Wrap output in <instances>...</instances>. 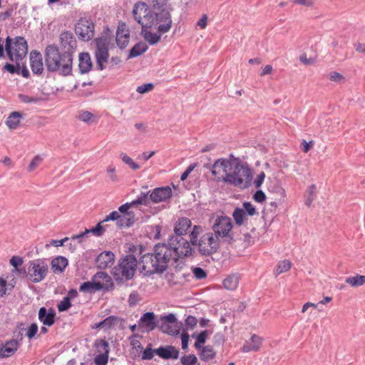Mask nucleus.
Listing matches in <instances>:
<instances>
[{
    "mask_svg": "<svg viewBox=\"0 0 365 365\" xmlns=\"http://www.w3.org/2000/svg\"><path fill=\"white\" fill-rule=\"evenodd\" d=\"M19 98L21 102L25 103H36L39 100L38 98L30 97L24 94H19Z\"/></svg>",
    "mask_w": 365,
    "mask_h": 365,
    "instance_id": "obj_63",
    "label": "nucleus"
},
{
    "mask_svg": "<svg viewBox=\"0 0 365 365\" xmlns=\"http://www.w3.org/2000/svg\"><path fill=\"white\" fill-rule=\"evenodd\" d=\"M172 196V190L169 186L155 188L150 194V199L153 202L158 203L165 201Z\"/></svg>",
    "mask_w": 365,
    "mask_h": 365,
    "instance_id": "obj_18",
    "label": "nucleus"
},
{
    "mask_svg": "<svg viewBox=\"0 0 365 365\" xmlns=\"http://www.w3.org/2000/svg\"><path fill=\"white\" fill-rule=\"evenodd\" d=\"M109 354L104 351L97 355L94 359V362L96 365H106L108 362Z\"/></svg>",
    "mask_w": 365,
    "mask_h": 365,
    "instance_id": "obj_48",
    "label": "nucleus"
},
{
    "mask_svg": "<svg viewBox=\"0 0 365 365\" xmlns=\"http://www.w3.org/2000/svg\"><path fill=\"white\" fill-rule=\"evenodd\" d=\"M30 66L34 74L41 75L43 73V64L42 55L37 50H33L30 53Z\"/></svg>",
    "mask_w": 365,
    "mask_h": 365,
    "instance_id": "obj_21",
    "label": "nucleus"
},
{
    "mask_svg": "<svg viewBox=\"0 0 365 365\" xmlns=\"http://www.w3.org/2000/svg\"><path fill=\"white\" fill-rule=\"evenodd\" d=\"M253 199L257 202H262L266 200V195L262 190H258L253 195Z\"/></svg>",
    "mask_w": 365,
    "mask_h": 365,
    "instance_id": "obj_64",
    "label": "nucleus"
},
{
    "mask_svg": "<svg viewBox=\"0 0 365 365\" xmlns=\"http://www.w3.org/2000/svg\"><path fill=\"white\" fill-rule=\"evenodd\" d=\"M182 323H177V324L175 325H170L168 324H163L160 327V329L162 331L169 335L171 336H177L180 334V329L182 328Z\"/></svg>",
    "mask_w": 365,
    "mask_h": 365,
    "instance_id": "obj_34",
    "label": "nucleus"
},
{
    "mask_svg": "<svg viewBox=\"0 0 365 365\" xmlns=\"http://www.w3.org/2000/svg\"><path fill=\"white\" fill-rule=\"evenodd\" d=\"M5 51L11 61H21L28 53L27 41L22 36H7L5 41Z\"/></svg>",
    "mask_w": 365,
    "mask_h": 365,
    "instance_id": "obj_5",
    "label": "nucleus"
},
{
    "mask_svg": "<svg viewBox=\"0 0 365 365\" xmlns=\"http://www.w3.org/2000/svg\"><path fill=\"white\" fill-rule=\"evenodd\" d=\"M48 273V265L45 259H36L30 261L27 268V277L34 282L43 280Z\"/></svg>",
    "mask_w": 365,
    "mask_h": 365,
    "instance_id": "obj_9",
    "label": "nucleus"
},
{
    "mask_svg": "<svg viewBox=\"0 0 365 365\" xmlns=\"http://www.w3.org/2000/svg\"><path fill=\"white\" fill-rule=\"evenodd\" d=\"M232 217L237 225L241 226L246 220L245 211L240 207H236L232 213Z\"/></svg>",
    "mask_w": 365,
    "mask_h": 365,
    "instance_id": "obj_36",
    "label": "nucleus"
},
{
    "mask_svg": "<svg viewBox=\"0 0 365 365\" xmlns=\"http://www.w3.org/2000/svg\"><path fill=\"white\" fill-rule=\"evenodd\" d=\"M182 365H195L197 361V358L195 354L184 356L180 359Z\"/></svg>",
    "mask_w": 365,
    "mask_h": 365,
    "instance_id": "obj_51",
    "label": "nucleus"
},
{
    "mask_svg": "<svg viewBox=\"0 0 365 365\" xmlns=\"http://www.w3.org/2000/svg\"><path fill=\"white\" fill-rule=\"evenodd\" d=\"M244 210L245 211V215L247 214L249 216H253L257 215V210L255 207L252 205V204L250 202H245L242 204Z\"/></svg>",
    "mask_w": 365,
    "mask_h": 365,
    "instance_id": "obj_52",
    "label": "nucleus"
},
{
    "mask_svg": "<svg viewBox=\"0 0 365 365\" xmlns=\"http://www.w3.org/2000/svg\"><path fill=\"white\" fill-rule=\"evenodd\" d=\"M262 341V339L260 336L253 334L251 336L250 340L244 344L241 348V351L242 352H250L251 351H257L260 349Z\"/></svg>",
    "mask_w": 365,
    "mask_h": 365,
    "instance_id": "obj_28",
    "label": "nucleus"
},
{
    "mask_svg": "<svg viewBox=\"0 0 365 365\" xmlns=\"http://www.w3.org/2000/svg\"><path fill=\"white\" fill-rule=\"evenodd\" d=\"M56 312L50 308L41 307L38 310V319L46 326L51 327L55 323Z\"/></svg>",
    "mask_w": 365,
    "mask_h": 365,
    "instance_id": "obj_25",
    "label": "nucleus"
},
{
    "mask_svg": "<svg viewBox=\"0 0 365 365\" xmlns=\"http://www.w3.org/2000/svg\"><path fill=\"white\" fill-rule=\"evenodd\" d=\"M38 331V326L36 323H32L29 327L27 332L26 334V336L29 339H32L35 336Z\"/></svg>",
    "mask_w": 365,
    "mask_h": 365,
    "instance_id": "obj_61",
    "label": "nucleus"
},
{
    "mask_svg": "<svg viewBox=\"0 0 365 365\" xmlns=\"http://www.w3.org/2000/svg\"><path fill=\"white\" fill-rule=\"evenodd\" d=\"M345 282L351 287H360L365 284V275L356 274L354 277H347Z\"/></svg>",
    "mask_w": 365,
    "mask_h": 365,
    "instance_id": "obj_38",
    "label": "nucleus"
},
{
    "mask_svg": "<svg viewBox=\"0 0 365 365\" xmlns=\"http://www.w3.org/2000/svg\"><path fill=\"white\" fill-rule=\"evenodd\" d=\"M51 268L54 273H61L68 265V259L63 256H58L51 261Z\"/></svg>",
    "mask_w": 365,
    "mask_h": 365,
    "instance_id": "obj_29",
    "label": "nucleus"
},
{
    "mask_svg": "<svg viewBox=\"0 0 365 365\" xmlns=\"http://www.w3.org/2000/svg\"><path fill=\"white\" fill-rule=\"evenodd\" d=\"M291 266L292 263L288 259L279 262L275 271L276 275L277 276L282 273L287 272L291 268Z\"/></svg>",
    "mask_w": 365,
    "mask_h": 365,
    "instance_id": "obj_42",
    "label": "nucleus"
},
{
    "mask_svg": "<svg viewBox=\"0 0 365 365\" xmlns=\"http://www.w3.org/2000/svg\"><path fill=\"white\" fill-rule=\"evenodd\" d=\"M130 31L125 22H120L118 26L116 31V43L121 49H124L129 43Z\"/></svg>",
    "mask_w": 365,
    "mask_h": 365,
    "instance_id": "obj_17",
    "label": "nucleus"
},
{
    "mask_svg": "<svg viewBox=\"0 0 365 365\" xmlns=\"http://www.w3.org/2000/svg\"><path fill=\"white\" fill-rule=\"evenodd\" d=\"M113 288V284H103L101 282L88 281L81 284L79 291L81 292L94 293L99 290H112Z\"/></svg>",
    "mask_w": 365,
    "mask_h": 365,
    "instance_id": "obj_15",
    "label": "nucleus"
},
{
    "mask_svg": "<svg viewBox=\"0 0 365 365\" xmlns=\"http://www.w3.org/2000/svg\"><path fill=\"white\" fill-rule=\"evenodd\" d=\"M94 346L98 349V352L103 351H107L108 354L110 352L109 344L107 341L102 339H98L94 342Z\"/></svg>",
    "mask_w": 365,
    "mask_h": 365,
    "instance_id": "obj_43",
    "label": "nucleus"
},
{
    "mask_svg": "<svg viewBox=\"0 0 365 365\" xmlns=\"http://www.w3.org/2000/svg\"><path fill=\"white\" fill-rule=\"evenodd\" d=\"M138 263L140 265L139 270L144 276L150 277L156 273L161 274L152 253L143 254Z\"/></svg>",
    "mask_w": 365,
    "mask_h": 365,
    "instance_id": "obj_12",
    "label": "nucleus"
},
{
    "mask_svg": "<svg viewBox=\"0 0 365 365\" xmlns=\"http://www.w3.org/2000/svg\"><path fill=\"white\" fill-rule=\"evenodd\" d=\"M60 46L63 51H68L73 56V53L76 48V40L71 31H63L60 34Z\"/></svg>",
    "mask_w": 365,
    "mask_h": 365,
    "instance_id": "obj_16",
    "label": "nucleus"
},
{
    "mask_svg": "<svg viewBox=\"0 0 365 365\" xmlns=\"http://www.w3.org/2000/svg\"><path fill=\"white\" fill-rule=\"evenodd\" d=\"M202 232V227L200 225H194L192 230L189 235L190 242L192 245L196 246L199 242V237L200 233Z\"/></svg>",
    "mask_w": 365,
    "mask_h": 365,
    "instance_id": "obj_39",
    "label": "nucleus"
},
{
    "mask_svg": "<svg viewBox=\"0 0 365 365\" xmlns=\"http://www.w3.org/2000/svg\"><path fill=\"white\" fill-rule=\"evenodd\" d=\"M20 346L19 340L11 339L7 341L0 348V358H7L12 356Z\"/></svg>",
    "mask_w": 365,
    "mask_h": 365,
    "instance_id": "obj_26",
    "label": "nucleus"
},
{
    "mask_svg": "<svg viewBox=\"0 0 365 365\" xmlns=\"http://www.w3.org/2000/svg\"><path fill=\"white\" fill-rule=\"evenodd\" d=\"M153 8L156 11L149 16L150 20L148 23L157 28L160 34L168 32L173 23L169 9L159 3L153 4Z\"/></svg>",
    "mask_w": 365,
    "mask_h": 365,
    "instance_id": "obj_4",
    "label": "nucleus"
},
{
    "mask_svg": "<svg viewBox=\"0 0 365 365\" xmlns=\"http://www.w3.org/2000/svg\"><path fill=\"white\" fill-rule=\"evenodd\" d=\"M149 192H141L136 200H133V204H134L135 207L138 205H148L150 201H151Z\"/></svg>",
    "mask_w": 365,
    "mask_h": 365,
    "instance_id": "obj_41",
    "label": "nucleus"
},
{
    "mask_svg": "<svg viewBox=\"0 0 365 365\" xmlns=\"http://www.w3.org/2000/svg\"><path fill=\"white\" fill-rule=\"evenodd\" d=\"M93 68L90 54L87 52L81 53L78 57V69L81 74L88 73Z\"/></svg>",
    "mask_w": 365,
    "mask_h": 365,
    "instance_id": "obj_27",
    "label": "nucleus"
},
{
    "mask_svg": "<svg viewBox=\"0 0 365 365\" xmlns=\"http://www.w3.org/2000/svg\"><path fill=\"white\" fill-rule=\"evenodd\" d=\"M154 28L152 24L145 22V25L141 26V33L140 34L143 37L145 41L148 42L150 45L157 44L160 40V34H158L155 33H152L149 31Z\"/></svg>",
    "mask_w": 365,
    "mask_h": 365,
    "instance_id": "obj_24",
    "label": "nucleus"
},
{
    "mask_svg": "<svg viewBox=\"0 0 365 365\" xmlns=\"http://www.w3.org/2000/svg\"><path fill=\"white\" fill-rule=\"evenodd\" d=\"M10 264L14 267L13 270H19V267L21 266L23 262V258L19 256H13L10 259Z\"/></svg>",
    "mask_w": 365,
    "mask_h": 365,
    "instance_id": "obj_55",
    "label": "nucleus"
},
{
    "mask_svg": "<svg viewBox=\"0 0 365 365\" xmlns=\"http://www.w3.org/2000/svg\"><path fill=\"white\" fill-rule=\"evenodd\" d=\"M220 170L225 173L222 181L230 185L245 190L251 185L252 180V170L246 162L230 154L228 159L219 158L212 165V175L215 177Z\"/></svg>",
    "mask_w": 365,
    "mask_h": 365,
    "instance_id": "obj_1",
    "label": "nucleus"
},
{
    "mask_svg": "<svg viewBox=\"0 0 365 365\" xmlns=\"http://www.w3.org/2000/svg\"><path fill=\"white\" fill-rule=\"evenodd\" d=\"M93 278H98L105 280L106 284H113L112 282L111 277L108 275V274L106 272H97Z\"/></svg>",
    "mask_w": 365,
    "mask_h": 365,
    "instance_id": "obj_62",
    "label": "nucleus"
},
{
    "mask_svg": "<svg viewBox=\"0 0 365 365\" xmlns=\"http://www.w3.org/2000/svg\"><path fill=\"white\" fill-rule=\"evenodd\" d=\"M118 319V318L115 316H109L100 322V324L102 325L103 329L105 330L109 329L115 325Z\"/></svg>",
    "mask_w": 365,
    "mask_h": 365,
    "instance_id": "obj_44",
    "label": "nucleus"
},
{
    "mask_svg": "<svg viewBox=\"0 0 365 365\" xmlns=\"http://www.w3.org/2000/svg\"><path fill=\"white\" fill-rule=\"evenodd\" d=\"M157 349H152V344H149L147 347L145 349V350L143 352L142 354V359L143 360H150L153 359L154 354H155Z\"/></svg>",
    "mask_w": 365,
    "mask_h": 365,
    "instance_id": "obj_49",
    "label": "nucleus"
},
{
    "mask_svg": "<svg viewBox=\"0 0 365 365\" xmlns=\"http://www.w3.org/2000/svg\"><path fill=\"white\" fill-rule=\"evenodd\" d=\"M232 227L231 218L225 215L217 216L212 227L215 237L224 238V240L230 245L235 241L232 232Z\"/></svg>",
    "mask_w": 365,
    "mask_h": 365,
    "instance_id": "obj_7",
    "label": "nucleus"
},
{
    "mask_svg": "<svg viewBox=\"0 0 365 365\" xmlns=\"http://www.w3.org/2000/svg\"><path fill=\"white\" fill-rule=\"evenodd\" d=\"M137 337H141V336L139 334H134L133 336H130V345L134 349H143V347L140 341L136 339Z\"/></svg>",
    "mask_w": 365,
    "mask_h": 365,
    "instance_id": "obj_58",
    "label": "nucleus"
},
{
    "mask_svg": "<svg viewBox=\"0 0 365 365\" xmlns=\"http://www.w3.org/2000/svg\"><path fill=\"white\" fill-rule=\"evenodd\" d=\"M129 252L130 254L129 255H134L135 257L136 255H143V252L145 250V247H143V245H131L130 247H129Z\"/></svg>",
    "mask_w": 365,
    "mask_h": 365,
    "instance_id": "obj_53",
    "label": "nucleus"
},
{
    "mask_svg": "<svg viewBox=\"0 0 365 365\" xmlns=\"http://www.w3.org/2000/svg\"><path fill=\"white\" fill-rule=\"evenodd\" d=\"M220 240L215 237L212 232H206L199 239V242L196 246L201 255L205 257L211 256L216 253L220 248Z\"/></svg>",
    "mask_w": 365,
    "mask_h": 365,
    "instance_id": "obj_10",
    "label": "nucleus"
},
{
    "mask_svg": "<svg viewBox=\"0 0 365 365\" xmlns=\"http://www.w3.org/2000/svg\"><path fill=\"white\" fill-rule=\"evenodd\" d=\"M4 69L7 71L11 74L14 73H20V69H21V61H16V65H13L9 63H6L4 66Z\"/></svg>",
    "mask_w": 365,
    "mask_h": 365,
    "instance_id": "obj_46",
    "label": "nucleus"
},
{
    "mask_svg": "<svg viewBox=\"0 0 365 365\" xmlns=\"http://www.w3.org/2000/svg\"><path fill=\"white\" fill-rule=\"evenodd\" d=\"M216 353L210 346H203L200 354L201 360L208 361L215 357Z\"/></svg>",
    "mask_w": 365,
    "mask_h": 365,
    "instance_id": "obj_37",
    "label": "nucleus"
},
{
    "mask_svg": "<svg viewBox=\"0 0 365 365\" xmlns=\"http://www.w3.org/2000/svg\"><path fill=\"white\" fill-rule=\"evenodd\" d=\"M138 266L137 257L134 255H127L121 257L118 266L113 272V277L118 284L133 278Z\"/></svg>",
    "mask_w": 365,
    "mask_h": 365,
    "instance_id": "obj_3",
    "label": "nucleus"
},
{
    "mask_svg": "<svg viewBox=\"0 0 365 365\" xmlns=\"http://www.w3.org/2000/svg\"><path fill=\"white\" fill-rule=\"evenodd\" d=\"M157 267L160 268V271L163 273L168 267V263L173 259L174 254L172 249L165 243H158L153 247L152 252Z\"/></svg>",
    "mask_w": 365,
    "mask_h": 365,
    "instance_id": "obj_8",
    "label": "nucleus"
},
{
    "mask_svg": "<svg viewBox=\"0 0 365 365\" xmlns=\"http://www.w3.org/2000/svg\"><path fill=\"white\" fill-rule=\"evenodd\" d=\"M75 33L83 41L91 40L95 34V24L90 18L81 17L75 25Z\"/></svg>",
    "mask_w": 365,
    "mask_h": 365,
    "instance_id": "obj_11",
    "label": "nucleus"
},
{
    "mask_svg": "<svg viewBox=\"0 0 365 365\" xmlns=\"http://www.w3.org/2000/svg\"><path fill=\"white\" fill-rule=\"evenodd\" d=\"M194 277L197 279H202L207 277V272L201 267H194L192 269Z\"/></svg>",
    "mask_w": 365,
    "mask_h": 365,
    "instance_id": "obj_57",
    "label": "nucleus"
},
{
    "mask_svg": "<svg viewBox=\"0 0 365 365\" xmlns=\"http://www.w3.org/2000/svg\"><path fill=\"white\" fill-rule=\"evenodd\" d=\"M148 48V46L143 42L137 43L129 51L128 58H133L140 56L145 53Z\"/></svg>",
    "mask_w": 365,
    "mask_h": 365,
    "instance_id": "obj_33",
    "label": "nucleus"
},
{
    "mask_svg": "<svg viewBox=\"0 0 365 365\" xmlns=\"http://www.w3.org/2000/svg\"><path fill=\"white\" fill-rule=\"evenodd\" d=\"M154 88V85L151 83H144L141 86H139L137 89H136V91L138 92L139 93H148L150 91H152Z\"/></svg>",
    "mask_w": 365,
    "mask_h": 365,
    "instance_id": "obj_59",
    "label": "nucleus"
},
{
    "mask_svg": "<svg viewBox=\"0 0 365 365\" xmlns=\"http://www.w3.org/2000/svg\"><path fill=\"white\" fill-rule=\"evenodd\" d=\"M315 190H316V185L314 184H312L310 186H309L307 190V192L308 195L306 197L304 203L308 207L311 206L313 200H314Z\"/></svg>",
    "mask_w": 365,
    "mask_h": 365,
    "instance_id": "obj_45",
    "label": "nucleus"
},
{
    "mask_svg": "<svg viewBox=\"0 0 365 365\" xmlns=\"http://www.w3.org/2000/svg\"><path fill=\"white\" fill-rule=\"evenodd\" d=\"M105 222L102 220L98 222L96 227H92L91 229L87 230L88 234L92 233L93 235L97 237H101L106 232V226H103Z\"/></svg>",
    "mask_w": 365,
    "mask_h": 365,
    "instance_id": "obj_40",
    "label": "nucleus"
},
{
    "mask_svg": "<svg viewBox=\"0 0 365 365\" xmlns=\"http://www.w3.org/2000/svg\"><path fill=\"white\" fill-rule=\"evenodd\" d=\"M168 245L174 254L173 260L177 262L179 258H185L193 256L195 250L191 243L182 236H170Z\"/></svg>",
    "mask_w": 365,
    "mask_h": 365,
    "instance_id": "obj_6",
    "label": "nucleus"
},
{
    "mask_svg": "<svg viewBox=\"0 0 365 365\" xmlns=\"http://www.w3.org/2000/svg\"><path fill=\"white\" fill-rule=\"evenodd\" d=\"M111 38L108 36H103L95 39L96 49L95 51L96 59H103L108 61L109 44Z\"/></svg>",
    "mask_w": 365,
    "mask_h": 365,
    "instance_id": "obj_14",
    "label": "nucleus"
},
{
    "mask_svg": "<svg viewBox=\"0 0 365 365\" xmlns=\"http://www.w3.org/2000/svg\"><path fill=\"white\" fill-rule=\"evenodd\" d=\"M115 262V255L111 251L100 253L96 259V264L100 269H106L111 267Z\"/></svg>",
    "mask_w": 365,
    "mask_h": 365,
    "instance_id": "obj_19",
    "label": "nucleus"
},
{
    "mask_svg": "<svg viewBox=\"0 0 365 365\" xmlns=\"http://www.w3.org/2000/svg\"><path fill=\"white\" fill-rule=\"evenodd\" d=\"M93 118V114L89 111H82L78 116V118L85 123H89Z\"/></svg>",
    "mask_w": 365,
    "mask_h": 365,
    "instance_id": "obj_60",
    "label": "nucleus"
},
{
    "mask_svg": "<svg viewBox=\"0 0 365 365\" xmlns=\"http://www.w3.org/2000/svg\"><path fill=\"white\" fill-rule=\"evenodd\" d=\"M134 212H128L127 215L121 216L120 215V218L116 221V225L118 228L123 227H130L134 224Z\"/></svg>",
    "mask_w": 365,
    "mask_h": 365,
    "instance_id": "obj_31",
    "label": "nucleus"
},
{
    "mask_svg": "<svg viewBox=\"0 0 365 365\" xmlns=\"http://www.w3.org/2000/svg\"><path fill=\"white\" fill-rule=\"evenodd\" d=\"M44 60L49 72H56L61 68L60 73L62 76L71 75L73 57L68 51L61 53L56 45H48L45 49Z\"/></svg>",
    "mask_w": 365,
    "mask_h": 365,
    "instance_id": "obj_2",
    "label": "nucleus"
},
{
    "mask_svg": "<svg viewBox=\"0 0 365 365\" xmlns=\"http://www.w3.org/2000/svg\"><path fill=\"white\" fill-rule=\"evenodd\" d=\"M152 11L148 4L143 1L136 2L133 8L132 14L134 19L141 26L145 22L150 21L149 16H151Z\"/></svg>",
    "mask_w": 365,
    "mask_h": 365,
    "instance_id": "obj_13",
    "label": "nucleus"
},
{
    "mask_svg": "<svg viewBox=\"0 0 365 365\" xmlns=\"http://www.w3.org/2000/svg\"><path fill=\"white\" fill-rule=\"evenodd\" d=\"M158 326L155 314L153 312H148L143 314L138 322L140 328H145L148 332L154 330Z\"/></svg>",
    "mask_w": 365,
    "mask_h": 365,
    "instance_id": "obj_20",
    "label": "nucleus"
},
{
    "mask_svg": "<svg viewBox=\"0 0 365 365\" xmlns=\"http://www.w3.org/2000/svg\"><path fill=\"white\" fill-rule=\"evenodd\" d=\"M155 354L163 359H177L179 350L172 345L160 346L157 349Z\"/></svg>",
    "mask_w": 365,
    "mask_h": 365,
    "instance_id": "obj_22",
    "label": "nucleus"
},
{
    "mask_svg": "<svg viewBox=\"0 0 365 365\" xmlns=\"http://www.w3.org/2000/svg\"><path fill=\"white\" fill-rule=\"evenodd\" d=\"M268 191L270 193L274 195L275 200H278L279 202L284 201L285 190L277 183H274L268 187Z\"/></svg>",
    "mask_w": 365,
    "mask_h": 365,
    "instance_id": "obj_32",
    "label": "nucleus"
},
{
    "mask_svg": "<svg viewBox=\"0 0 365 365\" xmlns=\"http://www.w3.org/2000/svg\"><path fill=\"white\" fill-rule=\"evenodd\" d=\"M42 158L39 155L35 156L32 160L31 161L30 164L28 166V170L29 172L34 171L41 163Z\"/></svg>",
    "mask_w": 365,
    "mask_h": 365,
    "instance_id": "obj_56",
    "label": "nucleus"
},
{
    "mask_svg": "<svg viewBox=\"0 0 365 365\" xmlns=\"http://www.w3.org/2000/svg\"><path fill=\"white\" fill-rule=\"evenodd\" d=\"M121 160L128 165H129L133 170L139 169L140 165L135 163L131 158L128 156L125 153H122L120 155Z\"/></svg>",
    "mask_w": 365,
    "mask_h": 365,
    "instance_id": "obj_47",
    "label": "nucleus"
},
{
    "mask_svg": "<svg viewBox=\"0 0 365 365\" xmlns=\"http://www.w3.org/2000/svg\"><path fill=\"white\" fill-rule=\"evenodd\" d=\"M192 222L187 217L179 218L174 226V235L171 236H182L187 235V230L191 228Z\"/></svg>",
    "mask_w": 365,
    "mask_h": 365,
    "instance_id": "obj_23",
    "label": "nucleus"
},
{
    "mask_svg": "<svg viewBox=\"0 0 365 365\" xmlns=\"http://www.w3.org/2000/svg\"><path fill=\"white\" fill-rule=\"evenodd\" d=\"M239 283V277L237 274L229 275L223 280V286L229 290H234L237 288Z\"/></svg>",
    "mask_w": 365,
    "mask_h": 365,
    "instance_id": "obj_35",
    "label": "nucleus"
},
{
    "mask_svg": "<svg viewBox=\"0 0 365 365\" xmlns=\"http://www.w3.org/2000/svg\"><path fill=\"white\" fill-rule=\"evenodd\" d=\"M22 118L23 115L21 112L14 111L6 118V124L9 129L14 130L19 125L20 120Z\"/></svg>",
    "mask_w": 365,
    "mask_h": 365,
    "instance_id": "obj_30",
    "label": "nucleus"
},
{
    "mask_svg": "<svg viewBox=\"0 0 365 365\" xmlns=\"http://www.w3.org/2000/svg\"><path fill=\"white\" fill-rule=\"evenodd\" d=\"M329 78L330 81L336 83H341L344 81V76L336 71L330 72L329 74Z\"/></svg>",
    "mask_w": 365,
    "mask_h": 365,
    "instance_id": "obj_54",
    "label": "nucleus"
},
{
    "mask_svg": "<svg viewBox=\"0 0 365 365\" xmlns=\"http://www.w3.org/2000/svg\"><path fill=\"white\" fill-rule=\"evenodd\" d=\"M72 306L68 297H63V300L58 304L57 308L59 312L68 310Z\"/></svg>",
    "mask_w": 365,
    "mask_h": 365,
    "instance_id": "obj_50",
    "label": "nucleus"
}]
</instances>
